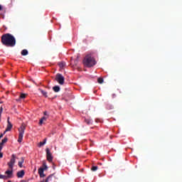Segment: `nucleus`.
<instances>
[{"label": "nucleus", "instance_id": "4468645a", "mask_svg": "<svg viewBox=\"0 0 182 182\" xmlns=\"http://www.w3.org/2000/svg\"><path fill=\"white\" fill-rule=\"evenodd\" d=\"M39 90L45 97H48V92L43 90L42 89H39Z\"/></svg>", "mask_w": 182, "mask_h": 182}, {"label": "nucleus", "instance_id": "39448f33", "mask_svg": "<svg viewBox=\"0 0 182 182\" xmlns=\"http://www.w3.org/2000/svg\"><path fill=\"white\" fill-rule=\"evenodd\" d=\"M16 155L13 154L11 156V159H10V161L8 162L7 165L9 166V168L11 171H12V175H13V172H14V166L16 164Z\"/></svg>", "mask_w": 182, "mask_h": 182}, {"label": "nucleus", "instance_id": "f257e3e1", "mask_svg": "<svg viewBox=\"0 0 182 182\" xmlns=\"http://www.w3.org/2000/svg\"><path fill=\"white\" fill-rule=\"evenodd\" d=\"M1 43L7 47H14L16 44V40L10 33H6L1 36Z\"/></svg>", "mask_w": 182, "mask_h": 182}, {"label": "nucleus", "instance_id": "6ab92c4d", "mask_svg": "<svg viewBox=\"0 0 182 182\" xmlns=\"http://www.w3.org/2000/svg\"><path fill=\"white\" fill-rule=\"evenodd\" d=\"M58 65H59V66H60V68H65L66 63H65V62H60V63H58Z\"/></svg>", "mask_w": 182, "mask_h": 182}, {"label": "nucleus", "instance_id": "2f4dec72", "mask_svg": "<svg viewBox=\"0 0 182 182\" xmlns=\"http://www.w3.org/2000/svg\"><path fill=\"white\" fill-rule=\"evenodd\" d=\"M8 182H12V181H8Z\"/></svg>", "mask_w": 182, "mask_h": 182}, {"label": "nucleus", "instance_id": "2eb2a0df", "mask_svg": "<svg viewBox=\"0 0 182 182\" xmlns=\"http://www.w3.org/2000/svg\"><path fill=\"white\" fill-rule=\"evenodd\" d=\"M106 107L107 109H114V107L113 105H111V103H107Z\"/></svg>", "mask_w": 182, "mask_h": 182}, {"label": "nucleus", "instance_id": "423d86ee", "mask_svg": "<svg viewBox=\"0 0 182 182\" xmlns=\"http://www.w3.org/2000/svg\"><path fill=\"white\" fill-rule=\"evenodd\" d=\"M55 80L58 82L60 85H64L65 83V77L60 73L56 75Z\"/></svg>", "mask_w": 182, "mask_h": 182}, {"label": "nucleus", "instance_id": "0eeeda50", "mask_svg": "<svg viewBox=\"0 0 182 182\" xmlns=\"http://www.w3.org/2000/svg\"><path fill=\"white\" fill-rule=\"evenodd\" d=\"M46 151L47 155V160L48 161V162H52L53 158L49 148H46Z\"/></svg>", "mask_w": 182, "mask_h": 182}, {"label": "nucleus", "instance_id": "4be33fe9", "mask_svg": "<svg viewBox=\"0 0 182 182\" xmlns=\"http://www.w3.org/2000/svg\"><path fill=\"white\" fill-rule=\"evenodd\" d=\"M104 79L102 77H98V83H103Z\"/></svg>", "mask_w": 182, "mask_h": 182}, {"label": "nucleus", "instance_id": "a878e982", "mask_svg": "<svg viewBox=\"0 0 182 182\" xmlns=\"http://www.w3.org/2000/svg\"><path fill=\"white\" fill-rule=\"evenodd\" d=\"M3 110H4L3 106H1V107H0V117H1V114H2Z\"/></svg>", "mask_w": 182, "mask_h": 182}, {"label": "nucleus", "instance_id": "5701e85b", "mask_svg": "<svg viewBox=\"0 0 182 182\" xmlns=\"http://www.w3.org/2000/svg\"><path fill=\"white\" fill-rule=\"evenodd\" d=\"M20 97L21 99H25L26 97V93H21Z\"/></svg>", "mask_w": 182, "mask_h": 182}, {"label": "nucleus", "instance_id": "ddd939ff", "mask_svg": "<svg viewBox=\"0 0 182 182\" xmlns=\"http://www.w3.org/2000/svg\"><path fill=\"white\" fill-rule=\"evenodd\" d=\"M28 50H26V48H24V50H22L21 51V55L23 56H26V55H28Z\"/></svg>", "mask_w": 182, "mask_h": 182}, {"label": "nucleus", "instance_id": "f8f14e48", "mask_svg": "<svg viewBox=\"0 0 182 182\" xmlns=\"http://www.w3.org/2000/svg\"><path fill=\"white\" fill-rule=\"evenodd\" d=\"M53 176V173H52L51 175H49L46 179V182H50V181H52Z\"/></svg>", "mask_w": 182, "mask_h": 182}, {"label": "nucleus", "instance_id": "c756f323", "mask_svg": "<svg viewBox=\"0 0 182 182\" xmlns=\"http://www.w3.org/2000/svg\"><path fill=\"white\" fill-rule=\"evenodd\" d=\"M1 10H2V7H1V6L0 5V11H1Z\"/></svg>", "mask_w": 182, "mask_h": 182}, {"label": "nucleus", "instance_id": "f03ea898", "mask_svg": "<svg viewBox=\"0 0 182 182\" xmlns=\"http://www.w3.org/2000/svg\"><path fill=\"white\" fill-rule=\"evenodd\" d=\"M83 63L85 66H87V68H92L97 64V62L95 58H92L90 54H87L84 58Z\"/></svg>", "mask_w": 182, "mask_h": 182}, {"label": "nucleus", "instance_id": "7ed1b4c3", "mask_svg": "<svg viewBox=\"0 0 182 182\" xmlns=\"http://www.w3.org/2000/svg\"><path fill=\"white\" fill-rule=\"evenodd\" d=\"M25 130H26V125H24V123H22V125L18 128V142L20 144L23 141V135L25 134Z\"/></svg>", "mask_w": 182, "mask_h": 182}, {"label": "nucleus", "instance_id": "72a5a7b5", "mask_svg": "<svg viewBox=\"0 0 182 182\" xmlns=\"http://www.w3.org/2000/svg\"><path fill=\"white\" fill-rule=\"evenodd\" d=\"M1 117H0V122H1Z\"/></svg>", "mask_w": 182, "mask_h": 182}, {"label": "nucleus", "instance_id": "f704fd0d", "mask_svg": "<svg viewBox=\"0 0 182 182\" xmlns=\"http://www.w3.org/2000/svg\"><path fill=\"white\" fill-rule=\"evenodd\" d=\"M113 96L114 97V96H115V95H113Z\"/></svg>", "mask_w": 182, "mask_h": 182}, {"label": "nucleus", "instance_id": "473e14b6", "mask_svg": "<svg viewBox=\"0 0 182 182\" xmlns=\"http://www.w3.org/2000/svg\"><path fill=\"white\" fill-rule=\"evenodd\" d=\"M41 182H45V181H41Z\"/></svg>", "mask_w": 182, "mask_h": 182}, {"label": "nucleus", "instance_id": "bb28decb", "mask_svg": "<svg viewBox=\"0 0 182 182\" xmlns=\"http://www.w3.org/2000/svg\"><path fill=\"white\" fill-rule=\"evenodd\" d=\"M6 178V175H1L0 174V178L5 179Z\"/></svg>", "mask_w": 182, "mask_h": 182}, {"label": "nucleus", "instance_id": "f3484780", "mask_svg": "<svg viewBox=\"0 0 182 182\" xmlns=\"http://www.w3.org/2000/svg\"><path fill=\"white\" fill-rule=\"evenodd\" d=\"M6 142H8L7 137H5V138H4V139H2L1 142V146L3 147V145H4V144H6Z\"/></svg>", "mask_w": 182, "mask_h": 182}, {"label": "nucleus", "instance_id": "9d476101", "mask_svg": "<svg viewBox=\"0 0 182 182\" xmlns=\"http://www.w3.org/2000/svg\"><path fill=\"white\" fill-rule=\"evenodd\" d=\"M6 175H7V178H11L12 176V171H11L10 168L7 171H5Z\"/></svg>", "mask_w": 182, "mask_h": 182}, {"label": "nucleus", "instance_id": "c85d7f7f", "mask_svg": "<svg viewBox=\"0 0 182 182\" xmlns=\"http://www.w3.org/2000/svg\"><path fill=\"white\" fill-rule=\"evenodd\" d=\"M4 134H1V135H0V139H1V138H3V137H4Z\"/></svg>", "mask_w": 182, "mask_h": 182}, {"label": "nucleus", "instance_id": "cd10ccee", "mask_svg": "<svg viewBox=\"0 0 182 182\" xmlns=\"http://www.w3.org/2000/svg\"><path fill=\"white\" fill-rule=\"evenodd\" d=\"M44 114L46 115V117H47V118L49 116V114H48V112H44Z\"/></svg>", "mask_w": 182, "mask_h": 182}, {"label": "nucleus", "instance_id": "1a4fd4ad", "mask_svg": "<svg viewBox=\"0 0 182 182\" xmlns=\"http://www.w3.org/2000/svg\"><path fill=\"white\" fill-rule=\"evenodd\" d=\"M24 175L25 171H23V169H22V171H18V172H17L18 178H23Z\"/></svg>", "mask_w": 182, "mask_h": 182}, {"label": "nucleus", "instance_id": "412c9836", "mask_svg": "<svg viewBox=\"0 0 182 182\" xmlns=\"http://www.w3.org/2000/svg\"><path fill=\"white\" fill-rule=\"evenodd\" d=\"M1 149H3V146H1V144H0V158H3L4 154L1 152Z\"/></svg>", "mask_w": 182, "mask_h": 182}, {"label": "nucleus", "instance_id": "dca6fc26", "mask_svg": "<svg viewBox=\"0 0 182 182\" xmlns=\"http://www.w3.org/2000/svg\"><path fill=\"white\" fill-rule=\"evenodd\" d=\"M53 90H54V92H60V86H53Z\"/></svg>", "mask_w": 182, "mask_h": 182}, {"label": "nucleus", "instance_id": "393cba45", "mask_svg": "<svg viewBox=\"0 0 182 182\" xmlns=\"http://www.w3.org/2000/svg\"><path fill=\"white\" fill-rule=\"evenodd\" d=\"M91 169H92V171H97L98 166H92V167L91 168Z\"/></svg>", "mask_w": 182, "mask_h": 182}, {"label": "nucleus", "instance_id": "a211bd4d", "mask_svg": "<svg viewBox=\"0 0 182 182\" xmlns=\"http://www.w3.org/2000/svg\"><path fill=\"white\" fill-rule=\"evenodd\" d=\"M24 158H21V161H19L18 162V166H20V168H23V164L24 162Z\"/></svg>", "mask_w": 182, "mask_h": 182}, {"label": "nucleus", "instance_id": "6e6552de", "mask_svg": "<svg viewBox=\"0 0 182 182\" xmlns=\"http://www.w3.org/2000/svg\"><path fill=\"white\" fill-rule=\"evenodd\" d=\"M12 127H13V124L10 122L9 117H8L7 127H6V131L4 132V134H6V132H9V130H11Z\"/></svg>", "mask_w": 182, "mask_h": 182}, {"label": "nucleus", "instance_id": "aec40b11", "mask_svg": "<svg viewBox=\"0 0 182 182\" xmlns=\"http://www.w3.org/2000/svg\"><path fill=\"white\" fill-rule=\"evenodd\" d=\"M47 117L46 116H43L39 121V124H42L43 123V120H46Z\"/></svg>", "mask_w": 182, "mask_h": 182}, {"label": "nucleus", "instance_id": "b1692460", "mask_svg": "<svg viewBox=\"0 0 182 182\" xmlns=\"http://www.w3.org/2000/svg\"><path fill=\"white\" fill-rule=\"evenodd\" d=\"M85 121L87 124H90L92 123V120L90 119H85Z\"/></svg>", "mask_w": 182, "mask_h": 182}, {"label": "nucleus", "instance_id": "9b49d317", "mask_svg": "<svg viewBox=\"0 0 182 182\" xmlns=\"http://www.w3.org/2000/svg\"><path fill=\"white\" fill-rule=\"evenodd\" d=\"M46 141H47V138H45V139L43 140V142H40L38 145V146L39 148H41L42 146H43V145H45L46 144Z\"/></svg>", "mask_w": 182, "mask_h": 182}, {"label": "nucleus", "instance_id": "c9c22d12", "mask_svg": "<svg viewBox=\"0 0 182 182\" xmlns=\"http://www.w3.org/2000/svg\"><path fill=\"white\" fill-rule=\"evenodd\" d=\"M2 103V102H0V104Z\"/></svg>", "mask_w": 182, "mask_h": 182}, {"label": "nucleus", "instance_id": "20e7f679", "mask_svg": "<svg viewBox=\"0 0 182 182\" xmlns=\"http://www.w3.org/2000/svg\"><path fill=\"white\" fill-rule=\"evenodd\" d=\"M47 169H48V165H46V162L43 161V166L38 168V173L41 178H43L44 176H46V175L44 173V171H46Z\"/></svg>", "mask_w": 182, "mask_h": 182}, {"label": "nucleus", "instance_id": "7c9ffc66", "mask_svg": "<svg viewBox=\"0 0 182 182\" xmlns=\"http://www.w3.org/2000/svg\"><path fill=\"white\" fill-rule=\"evenodd\" d=\"M21 182H27V181H21Z\"/></svg>", "mask_w": 182, "mask_h": 182}]
</instances>
